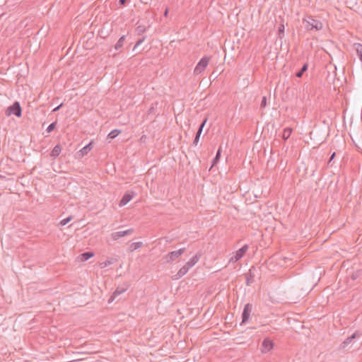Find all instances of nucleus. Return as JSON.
Masks as SVG:
<instances>
[{
  "label": "nucleus",
  "instance_id": "nucleus-1",
  "mask_svg": "<svg viewBox=\"0 0 362 362\" xmlns=\"http://www.w3.org/2000/svg\"><path fill=\"white\" fill-rule=\"evenodd\" d=\"M303 23L304 24L305 28L309 31H319L323 28L322 23L320 21L314 18L311 16L304 18L303 19Z\"/></svg>",
  "mask_w": 362,
  "mask_h": 362
},
{
  "label": "nucleus",
  "instance_id": "nucleus-2",
  "mask_svg": "<svg viewBox=\"0 0 362 362\" xmlns=\"http://www.w3.org/2000/svg\"><path fill=\"white\" fill-rule=\"evenodd\" d=\"M6 116H10L11 115H14L15 116L20 117L22 115V109L20 105V103L18 101H16L13 103V105H10L6 110L5 112Z\"/></svg>",
  "mask_w": 362,
  "mask_h": 362
},
{
  "label": "nucleus",
  "instance_id": "nucleus-3",
  "mask_svg": "<svg viewBox=\"0 0 362 362\" xmlns=\"http://www.w3.org/2000/svg\"><path fill=\"white\" fill-rule=\"evenodd\" d=\"M209 57H208L207 56H204V57H202L195 66L194 69V74L195 75L200 74L202 71L205 70L207 65L209 64Z\"/></svg>",
  "mask_w": 362,
  "mask_h": 362
},
{
  "label": "nucleus",
  "instance_id": "nucleus-4",
  "mask_svg": "<svg viewBox=\"0 0 362 362\" xmlns=\"http://www.w3.org/2000/svg\"><path fill=\"white\" fill-rule=\"evenodd\" d=\"M185 251V248H180L178 250L173 251L165 256L166 262H170L180 257Z\"/></svg>",
  "mask_w": 362,
  "mask_h": 362
},
{
  "label": "nucleus",
  "instance_id": "nucleus-5",
  "mask_svg": "<svg viewBox=\"0 0 362 362\" xmlns=\"http://www.w3.org/2000/svg\"><path fill=\"white\" fill-rule=\"evenodd\" d=\"M247 250H248V245H243L241 248H240L238 250H237L235 252L234 256H233L230 258V262H236L238 260H240L245 255V254L246 253Z\"/></svg>",
  "mask_w": 362,
  "mask_h": 362
},
{
  "label": "nucleus",
  "instance_id": "nucleus-6",
  "mask_svg": "<svg viewBox=\"0 0 362 362\" xmlns=\"http://www.w3.org/2000/svg\"><path fill=\"white\" fill-rule=\"evenodd\" d=\"M252 305L250 303H247L244 308L242 313V322L240 325L246 323L250 317V313L252 312Z\"/></svg>",
  "mask_w": 362,
  "mask_h": 362
},
{
  "label": "nucleus",
  "instance_id": "nucleus-7",
  "mask_svg": "<svg viewBox=\"0 0 362 362\" xmlns=\"http://www.w3.org/2000/svg\"><path fill=\"white\" fill-rule=\"evenodd\" d=\"M274 342L269 338H265L262 343L261 351L262 353H267L274 347Z\"/></svg>",
  "mask_w": 362,
  "mask_h": 362
},
{
  "label": "nucleus",
  "instance_id": "nucleus-8",
  "mask_svg": "<svg viewBox=\"0 0 362 362\" xmlns=\"http://www.w3.org/2000/svg\"><path fill=\"white\" fill-rule=\"evenodd\" d=\"M93 141H90L89 144L86 145L83 148H82L80 151H78L75 157L76 158H81L85 155L88 154V153L93 148Z\"/></svg>",
  "mask_w": 362,
  "mask_h": 362
},
{
  "label": "nucleus",
  "instance_id": "nucleus-9",
  "mask_svg": "<svg viewBox=\"0 0 362 362\" xmlns=\"http://www.w3.org/2000/svg\"><path fill=\"white\" fill-rule=\"evenodd\" d=\"M133 232H134V229L133 228H129V229H127L126 230L117 231V232L112 233L111 234V236H112V238L114 240H117L119 239L122 237H124V236L132 234Z\"/></svg>",
  "mask_w": 362,
  "mask_h": 362
},
{
  "label": "nucleus",
  "instance_id": "nucleus-10",
  "mask_svg": "<svg viewBox=\"0 0 362 362\" xmlns=\"http://www.w3.org/2000/svg\"><path fill=\"white\" fill-rule=\"evenodd\" d=\"M127 288H128L127 286H125V287H124V286H118L116 288V290L114 291L112 295L111 296V297L109 299L108 302L110 303L111 301H112L116 297H117L120 294H122L124 292H125L127 290Z\"/></svg>",
  "mask_w": 362,
  "mask_h": 362
},
{
  "label": "nucleus",
  "instance_id": "nucleus-11",
  "mask_svg": "<svg viewBox=\"0 0 362 362\" xmlns=\"http://www.w3.org/2000/svg\"><path fill=\"white\" fill-rule=\"evenodd\" d=\"M246 279V285L250 286L252 284L255 282V273L252 269H250L247 273L245 274Z\"/></svg>",
  "mask_w": 362,
  "mask_h": 362
},
{
  "label": "nucleus",
  "instance_id": "nucleus-12",
  "mask_svg": "<svg viewBox=\"0 0 362 362\" xmlns=\"http://www.w3.org/2000/svg\"><path fill=\"white\" fill-rule=\"evenodd\" d=\"M94 256V253L93 252H85L81 255H79L76 259L77 261L78 262H85L88 259H89L90 258L93 257Z\"/></svg>",
  "mask_w": 362,
  "mask_h": 362
},
{
  "label": "nucleus",
  "instance_id": "nucleus-13",
  "mask_svg": "<svg viewBox=\"0 0 362 362\" xmlns=\"http://www.w3.org/2000/svg\"><path fill=\"white\" fill-rule=\"evenodd\" d=\"M134 195V192H132V194L125 193L124 194V196L122 197V198L121 199V200L119 201V205L120 206L126 205L129 202H130L132 199Z\"/></svg>",
  "mask_w": 362,
  "mask_h": 362
},
{
  "label": "nucleus",
  "instance_id": "nucleus-14",
  "mask_svg": "<svg viewBox=\"0 0 362 362\" xmlns=\"http://www.w3.org/2000/svg\"><path fill=\"white\" fill-rule=\"evenodd\" d=\"M117 258L108 257L105 262L100 263V267L105 268L117 262Z\"/></svg>",
  "mask_w": 362,
  "mask_h": 362
},
{
  "label": "nucleus",
  "instance_id": "nucleus-15",
  "mask_svg": "<svg viewBox=\"0 0 362 362\" xmlns=\"http://www.w3.org/2000/svg\"><path fill=\"white\" fill-rule=\"evenodd\" d=\"M200 257V255L196 254L185 264L190 269L199 261Z\"/></svg>",
  "mask_w": 362,
  "mask_h": 362
},
{
  "label": "nucleus",
  "instance_id": "nucleus-16",
  "mask_svg": "<svg viewBox=\"0 0 362 362\" xmlns=\"http://www.w3.org/2000/svg\"><path fill=\"white\" fill-rule=\"evenodd\" d=\"M189 268L187 267V266L186 264H185L182 268L180 269V270L176 274V275H175L176 279H180L182 276H183L184 275H185L187 273V272L189 271Z\"/></svg>",
  "mask_w": 362,
  "mask_h": 362
},
{
  "label": "nucleus",
  "instance_id": "nucleus-17",
  "mask_svg": "<svg viewBox=\"0 0 362 362\" xmlns=\"http://www.w3.org/2000/svg\"><path fill=\"white\" fill-rule=\"evenodd\" d=\"M356 336V333H354L351 336L347 337L341 344V348L345 349Z\"/></svg>",
  "mask_w": 362,
  "mask_h": 362
},
{
  "label": "nucleus",
  "instance_id": "nucleus-18",
  "mask_svg": "<svg viewBox=\"0 0 362 362\" xmlns=\"http://www.w3.org/2000/svg\"><path fill=\"white\" fill-rule=\"evenodd\" d=\"M292 132H293L292 128H291V127L285 128L283 131V134H282L283 139L285 141L287 140L290 137Z\"/></svg>",
  "mask_w": 362,
  "mask_h": 362
},
{
  "label": "nucleus",
  "instance_id": "nucleus-19",
  "mask_svg": "<svg viewBox=\"0 0 362 362\" xmlns=\"http://www.w3.org/2000/svg\"><path fill=\"white\" fill-rule=\"evenodd\" d=\"M62 151V147L59 144L56 145L51 152V156L57 157L58 156Z\"/></svg>",
  "mask_w": 362,
  "mask_h": 362
},
{
  "label": "nucleus",
  "instance_id": "nucleus-20",
  "mask_svg": "<svg viewBox=\"0 0 362 362\" xmlns=\"http://www.w3.org/2000/svg\"><path fill=\"white\" fill-rule=\"evenodd\" d=\"M308 65L307 63L304 64L301 69L296 73V76L297 78H301L303 74L308 70Z\"/></svg>",
  "mask_w": 362,
  "mask_h": 362
},
{
  "label": "nucleus",
  "instance_id": "nucleus-21",
  "mask_svg": "<svg viewBox=\"0 0 362 362\" xmlns=\"http://www.w3.org/2000/svg\"><path fill=\"white\" fill-rule=\"evenodd\" d=\"M125 39H126V35H124L120 37V38L118 40L117 42L115 45V49L116 50H119L121 47H122L124 42L125 41Z\"/></svg>",
  "mask_w": 362,
  "mask_h": 362
},
{
  "label": "nucleus",
  "instance_id": "nucleus-22",
  "mask_svg": "<svg viewBox=\"0 0 362 362\" xmlns=\"http://www.w3.org/2000/svg\"><path fill=\"white\" fill-rule=\"evenodd\" d=\"M354 47L358 58L362 62V45L360 43L354 44Z\"/></svg>",
  "mask_w": 362,
  "mask_h": 362
},
{
  "label": "nucleus",
  "instance_id": "nucleus-23",
  "mask_svg": "<svg viewBox=\"0 0 362 362\" xmlns=\"http://www.w3.org/2000/svg\"><path fill=\"white\" fill-rule=\"evenodd\" d=\"M120 133H121V130H119V129H114V130L111 131V132L108 134V135H107V139H115L116 136H117Z\"/></svg>",
  "mask_w": 362,
  "mask_h": 362
},
{
  "label": "nucleus",
  "instance_id": "nucleus-24",
  "mask_svg": "<svg viewBox=\"0 0 362 362\" xmlns=\"http://www.w3.org/2000/svg\"><path fill=\"white\" fill-rule=\"evenodd\" d=\"M143 243L141 242H136L133 243L129 246L130 251L133 252L142 246Z\"/></svg>",
  "mask_w": 362,
  "mask_h": 362
},
{
  "label": "nucleus",
  "instance_id": "nucleus-25",
  "mask_svg": "<svg viewBox=\"0 0 362 362\" xmlns=\"http://www.w3.org/2000/svg\"><path fill=\"white\" fill-rule=\"evenodd\" d=\"M221 148L220 147L216 152V156L214 157V158L212 160V166L215 165L218 162V160L221 158Z\"/></svg>",
  "mask_w": 362,
  "mask_h": 362
},
{
  "label": "nucleus",
  "instance_id": "nucleus-26",
  "mask_svg": "<svg viewBox=\"0 0 362 362\" xmlns=\"http://www.w3.org/2000/svg\"><path fill=\"white\" fill-rule=\"evenodd\" d=\"M146 30V28L145 25H138L136 28V33L137 35H141L144 34Z\"/></svg>",
  "mask_w": 362,
  "mask_h": 362
},
{
  "label": "nucleus",
  "instance_id": "nucleus-27",
  "mask_svg": "<svg viewBox=\"0 0 362 362\" xmlns=\"http://www.w3.org/2000/svg\"><path fill=\"white\" fill-rule=\"evenodd\" d=\"M207 119H207L206 117V118H204V119H203V121L202 122V123L200 124V125H199V128H198V130H197V134H199V135H201V134H202V131H203V129H204V127L205 124H206V122H207Z\"/></svg>",
  "mask_w": 362,
  "mask_h": 362
},
{
  "label": "nucleus",
  "instance_id": "nucleus-28",
  "mask_svg": "<svg viewBox=\"0 0 362 362\" xmlns=\"http://www.w3.org/2000/svg\"><path fill=\"white\" fill-rule=\"evenodd\" d=\"M57 122L51 123L46 129L47 133H51L56 127Z\"/></svg>",
  "mask_w": 362,
  "mask_h": 362
},
{
  "label": "nucleus",
  "instance_id": "nucleus-29",
  "mask_svg": "<svg viewBox=\"0 0 362 362\" xmlns=\"http://www.w3.org/2000/svg\"><path fill=\"white\" fill-rule=\"evenodd\" d=\"M278 33H279V37L280 38H282L283 36L284 35V25L283 24H281L279 26Z\"/></svg>",
  "mask_w": 362,
  "mask_h": 362
},
{
  "label": "nucleus",
  "instance_id": "nucleus-30",
  "mask_svg": "<svg viewBox=\"0 0 362 362\" xmlns=\"http://www.w3.org/2000/svg\"><path fill=\"white\" fill-rule=\"evenodd\" d=\"M146 39V37H142L141 38L139 39L138 41L136 42L134 47L133 50H135Z\"/></svg>",
  "mask_w": 362,
  "mask_h": 362
},
{
  "label": "nucleus",
  "instance_id": "nucleus-31",
  "mask_svg": "<svg viewBox=\"0 0 362 362\" xmlns=\"http://www.w3.org/2000/svg\"><path fill=\"white\" fill-rule=\"evenodd\" d=\"M266 106H267V97L264 96V97H262V99L261 101L260 107L264 108Z\"/></svg>",
  "mask_w": 362,
  "mask_h": 362
},
{
  "label": "nucleus",
  "instance_id": "nucleus-32",
  "mask_svg": "<svg viewBox=\"0 0 362 362\" xmlns=\"http://www.w3.org/2000/svg\"><path fill=\"white\" fill-rule=\"evenodd\" d=\"M200 136L201 135H199V134H197L196 133V135H195V137L194 139V141H193V144L197 146L198 142H199V138H200Z\"/></svg>",
  "mask_w": 362,
  "mask_h": 362
},
{
  "label": "nucleus",
  "instance_id": "nucleus-33",
  "mask_svg": "<svg viewBox=\"0 0 362 362\" xmlns=\"http://www.w3.org/2000/svg\"><path fill=\"white\" fill-rule=\"evenodd\" d=\"M67 223H68V217H67V218H64V219H62V220L59 222V225H60V226H65V225H66V224H67Z\"/></svg>",
  "mask_w": 362,
  "mask_h": 362
},
{
  "label": "nucleus",
  "instance_id": "nucleus-34",
  "mask_svg": "<svg viewBox=\"0 0 362 362\" xmlns=\"http://www.w3.org/2000/svg\"><path fill=\"white\" fill-rule=\"evenodd\" d=\"M335 156H336V153H335V152H333V153H332V155H331V156H330V158H329V159L328 162H327V165H328L331 163V162H332V160L335 158Z\"/></svg>",
  "mask_w": 362,
  "mask_h": 362
},
{
  "label": "nucleus",
  "instance_id": "nucleus-35",
  "mask_svg": "<svg viewBox=\"0 0 362 362\" xmlns=\"http://www.w3.org/2000/svg\"><path fill=\"white\" fill-rule=\"evenodd\" d=\"M358 272H355L354 274H351V279L352 280H356L358 277Z\"/></svg>",
  "mask_w": 362,
  "mask_h": 362
},
{
  "label": "nucleus",
  "instance_id": "nucleus-36",
  "mask_svg": "<svg viewBox=\"0 0 362 362\" xmlns=\"http://www.w3.org/2000/svg\"><path fill=\"white\" fill-rule=\"evenodd\" d=\"M127 0H119V4L124 6L126 4Z\"/></svg>",
  "mask_w": 362,
  "mask_h": 362
},
{
  "label": "nucleus",
  "instance_id": "nucleus-37",
  "mask_svg": "<svg viewBox=\"0 0 362 362\" xmlns=\"http://www.w3.org/2000/svg\"><path fill=\"white\" fill-rule=\"evenodd\" d=\"M168 13H169V8H166L165 9V11H164V16H165V17H167V16H168Z\"/></svg>",
  "mask_w": 362,
  "mask_h": 362
},
{
  "label": "nucleus",
  "instance_id": "nucleus-38",
  "mask_svg": "<svg viewBox=\"0 0 362 362\" xmlns=\"http://www.w3.org/2000/svg\"><path fill=\"white\" fill-rule=\"evenodd\" d=\"M63 105V103L60 104L59 105H58L57 107H55L54 110H53V112H55L57 110H58L60 107H62Z\"/></svg>",
  "mask_w": 362,
  "mask_h": 362
},
{
  "label": "nucleus",
  "instance_id": "nucleus-39",
  "mask_svg": "<svg viewBox=\"0 0 362 362\" xmlns=\"http://www.w3.org/2000/svg\"><path fill=\"white\" fill-rule=\"evenodd\" d=\"M71 219H72V217L71 216H69V222L71 221Z\"/></svg>",
  "mask_w": 362,
  "mask_h": 362
},
{
  "label": "nucleus",
  "instance_id": "nucleus-40",
  "mask_svg": "<svg viewBox=\"0 0 362 362\" xmlns=\"http://www.w3.org/2000/svg\"><path fill=\"white\" fill-rule=\"evenodd\" d=\"M67 54H68V49L66 51L65 55H66Z\"/></svg>",
  "mask_w": 362,
  "mask_h": 362
}]
</instances>
